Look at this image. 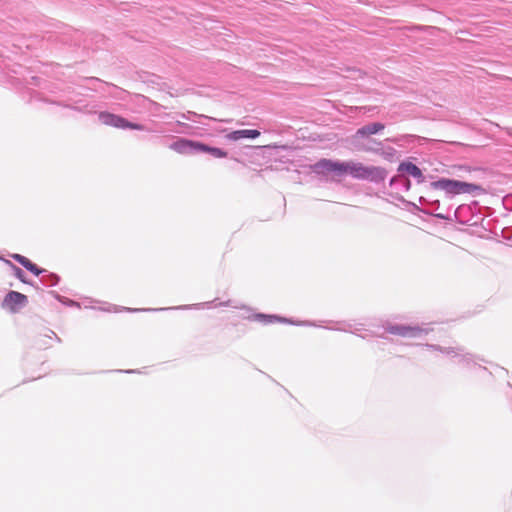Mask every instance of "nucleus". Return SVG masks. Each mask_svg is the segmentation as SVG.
<instances>
[{
	"label": "nucleus",
	"mask_w": 512,
	"mask_h": 512,
	"mask_svg": "<svg viewBox=\"0 0 512 512\" xmlns=\"http://www.w3.org/2000/svg\"><path fill=\"white\" fill-rule=\"evenodd\" d=\"M366 166L355 161H333L330 159H321L312 166V170L317 174L334 173L337 176L349 174L351 177L363 180Z\"/></svg>",
	"instance_id": "1"
},
{
	"label": "nucleus",
	"mask_w": 512,
	"mask_h": 512,
	"mask_svg": "<svg viewBox=\"0 0 512 512\" xmlns=\"http://www.w3.org/2000/svg\"><path fill=\"white\" fill-rule=\"evenodd\" d=\"M430 186L434 190L444 191L448 196L459 194L477 195L483 192V188L477 184L448 178H441L437 181H433Z\"/></svg>",
	"instance_id": "2"
},
{
	"label": "nucleus",
	"mask_w": 512,
	"mask_h": 512,
	"mask_svg": "<svg viewBox=\"0 0 512 512\" xmlns=\"http://www.w3.org/2000/svg\"><path fill=\"white\" fill-rule=\"evenodd\" d=\"M98 119L102 124L107 125V126H112L115 128L133 129V130H140V131L145 130V127L141 124L129 122L125 118H123L119 115H116V114L109 113V112H100L98 114Z\"/></svg>",
	"instance_id": "3"
},
{
	"label": "nucleus",
	"mask_w": 512,
	"mask_h": 512,
	"mask_svg": "<svg viewBox=\"0 0 512 512\" xmlns=\"http://www.w3.org/2000/svg\"><path fill=\"white\" fill-rule=\"evenodd\" d=\"M385 330L393 335H399L405 338H420L428 334V329L422 328L418 325H403V324H388Z\"/></svg>",
	"instance_id": "4"
},
{
	"label": "nucleus",
	"mask_w": 512,
	"mask_h": 512,
	"mask_svg": "<svg viewBox=\"0 0 512 512\" xmlns=\"http://www.w3.org/2000/svg\"><path fill=\"white\" fill-rule=\"evenodd\" d=\"M28 304V298L26 295L17 292V291H9L3 299L2 306L5 309L10 310L15 313L18 312L21 308L25 307Z\"/></svg>",
	"instance_id": "5"
},
{
	"label": "nucleus",
	"mask_w": 512,
	"mask_h": 512,
	"mask_svg": "<svg viewBox=\"0 0 512 512\" xmlns=\"http://www.w3.org/2000/svg\"><path fill=\"white\" fill-rule=\"evenodd\" d=\"M426 347L440 351L441 353H444L446 355H450L454 358H457V363L462 364L464 366H469L471 363H475L474 358L472 355L468 353H463L461 349L459 348H451V347H442L439 345H426Z\"/></svg>",
	"instance_id": "6"
},
{
	"label": "nucleus",
	"mask_w": 512,
	"mask_h": 512,
	"mask_svg": "<svg viewBox=\"0 0 512 512\" xmlns=\"http://www.w3.org/2000/svg\"><path fill=\"white\" fill-rule=\"evenodd\" d=\"M200 142L179 138L170 144L169 148L179 154L192 155L198 153V145Z\"/></svg>",
	"instance_id": "7"
},
{
	"label": "nucleus",
	"mask_w": 512,
	"mask_h": 512,
	"mask_svg": "<svg viewBox=\"0 0 512 512\" xmlns=\"http://www.w3.org/2000/svg\"><path fill=\"white\" fill-rule=\"evenodd\" d=\"M215 302H216V300L197 303V304H191V305H181V306H177V307H172L171 309H179V310L204 309V308L210 309L212 307H217V306H231L234 308H240V306H238V305H232V301H230V300L226 301V302H219L214 305ZM168 309L169 308H159V309H148V310L149 311H163V310H168Z\"/></svg>",
	"instance_id": "8"
},
{
	"label": "nucleus",
	"mask_w": 512,
	"mask_h": 512,
	"mask_svg": "<svg viewBox=\"0 0 512 512\" xmlns=\"http://www.w3.org/2000/svg\"><path fill=\"white\" fill-rule=\"evenodd\" d=\"M386 177L387 171L385 168L378 166H366L363 180L378 184L383 182Z\"/></svg>",
	"instance_id": "9"
},
{
	"label": "nucleus",
	"mask_w": 512,
	"mask_h": 512,
	"mask_svg": "<svg viewBox=\"0 0 512 512\" xmlns=\"http://www.w3.org/2000/svg\"><path fill=\"white\" fill-rule=\"evenodd\" d=\"M252 319L260 321V322H262L264 324H269V323H273V322L278 321V322L289 323V324H293V325H305V326H312V325H314V323L307 322V321L294 322V321H292L290 319H287V318H281V317H278L276 315H267V314H262V313H258V314L253 315Z\"/></svg>",
	"instance_id": "10"
},
{
	"label": "nucleus",
	"mask_w": 512,
	"mask_h": 512,
	"mask_svg": "<svg viewBox=\"0 0 512 512\" xmlns=\"http://www.w3.org/2000/svg\"><path fill=\"white\" fill-rule=\"evenodd\" d=\"M398 171L401 173H407L417 180L418 183H422L425 177L419 167L412 162H402L398 167Z\"/></svg>",
	"instance_id": "11"
},
{
	"label": "nucleus",
	"mask_w": 512,
	"mask_h": 512,
	"mask_svg": "<svg viewBox=\"0 0 512 512\" xmlns=\"http://www.w3.org/2000/svg\"><path fill=\"white\" fill-rule=\"evenodd\" d=\"M385 128L384 124L376 122L367 124L361 128H359L355 135L354 140L357 141L360 137H366L368 135L377 134Z\"/></svg>",
	"instance_id": "12"
},
{
	"label": "nucleus",
	"mask_w": 512,
	"mask_h": 512,
	"mask_svg": "<svg viewBox=\"0 0 512 512\" xmlns=\"http://www.w3.org/2000/svg\"><path fill=\"white\" fill-rule=\"evenodd\" d=\"M260 135L258 130H236L226 135V138L231 141H238L242 138H257Z\"/></svg>",
	"instance_id": "13"
},
{
	"label": "nucleus",
	"mask_w": 512,
	"mask_h": 512,
	"mask_svg": "<svg viewBox=\"0 0 512 512\" xmlns=\"http://www.w3.org/2000/svg\"><path fill=\"white\" fill-rule=\"evenodd\" d=\"M12 258L19 262L22 266H24L27 270L32 272L35 275H39L44 272L43 269L38 268L34 263H32L28 258L20 255L13 254Z\"/></svg>",
	"instance_id": "14"
},
{
	"label": "nucleus",
	"mask_w": 512,
	"mask_h": 512,
	"mask_svg": "<svg viewBox=\"0 0 512 512\" xmlns=\"http://www.w3.org/2000/svg\"><path fill=\"white\" fill-rule=\"evenodd\" d=\"M198 153H209L214 158H225L227 156L226 151L217 147H210L201 142L198 145Z\"/></svg>",
	"instance_id": "15"
},
{
	"label": "nucleus",
	"mask_w": 512,
	"mask_h": 512,
	"mask_svg": "<svg viewBox=\"0 0 512 512\" xmlns=\"http://www.w3.org/2000/svg\"><path fill=\"white\" fill-rule=\"evenodd\" d=\"M181 118L184 120L199 123V124H203V122L201 121L202 119H211L210 117H207L202 114H197L192 111H187L186 113H182Z\"/></svg>",
	"instance_id": "16"
},
{
	"label": "nucleus",
	"mask_w": 512,
	"mask_h": 512,
	"mask_svg": "<svg viewBox=\"0 0 512 512\" xmlns=\"http://www.w3.org/2000/svg\"><path fill=\"white\" fill-rule=\"evenodd\" d=\"M375 146H373L372 144H363V145H357V148L359 150H363V151H367V152H378L380 150V146H381V143L379 142H375V141H371Z\"/></svg>",
	"instance_id": "17"
},
{
	"label": "nucleus",
	"mask_w": 512,
	"mask_h": 512,
	"mask_svg": "<svg viewBox=\"0 0 512 512\" xmlns=\"http://www.w3.org/2000/svg\"><path fill=\"white\" fill-rule=\"evenodd\" d=\"M42 281L47 286H56L59 282V277L56 274H48L42 278Z\"/></svg>",
	"instance_id": "18"
},
{
	"label": "nucleus",
	"mask_w": 512,
	"mask_h": 512,
	"mask_svg": "<svg viewBox=\"0 0 512 512\" xmlns=\"http://www.w3.org/2000/svg\"><path fill=\"white\" fill-rule=\"evenodd\" d=\"M7 263L12 267L15 277H17L23 283H27L23 270L13 265L10 261H7Z\"/></svg>",
	"instance_id": "19"
},
{
	"label": "nucleus",
	"mask_w": 512,
	"mask_h": 512,
	"mask_svg": "<svg viewBox=\"0 0 512 512\" xmlns=\"http://www.w3.org/2000/svg\"><path fill=\"white\" fill-rule=\"evenodd\" d=\"M176 123H177L178 126L183 128L181 130H175L176 132H178V133H190L189 129L191 128V126H189V125H187V124H185V123H183V122H181L179 120Z\"/></svg>",
	"instance_id": "20"
},
{
	"label": "nucleus",
	"mask_w": 512,
	"mask_h": 512,
	"mask_svg": "<svg viewBox=\"0 0 512 512\" xmlns=\"http://www.w3.org/2000/svg\"><path fill=\"white\" fill-rule=\"evenodd\" d=\"M56 298H57L59 301H61V302L65 303V304H68V305H71V306H77V307H79V304H78V303H76V302H75V301H73V300H63V299H62V297H60L59 295H56Z\"/></svg>",
	"instance_id": "21"
},
{
	"label": "nucleus",
	"mask_w": 512,
	"mask_h": 512,
	"mask_svg": "<svg viewBox=\"0 0 512 512\" xmlns=\"http://www.w3.org/2000/svg\"><path fill=\"white\" fill-rule=\"evenodd\" d=\"M351 328H352V326H351L350 324H348V325H345V326H343V327H338V328H337V330H341V331H351V332H353V331L351 330Z\"/></svg>",
	"instance_id": "22"
},
{
	"label": "nucleus",
	"mask_w": 512,
	"mask_h": 512,
	"mask_svg": "<svg viewBox=\"0 0 512 512\" xmlns=\"http://www.w3.org/2000/svg\"><path fill=\"white\" fill-rule=\"evenodd\" d=\"M51 334H52V335H54V336L58 339V341H60V339L57 337V335L55 334V332L51 331Z\"/></svg>",
	"instance_id": "23"
}]
</instances>
